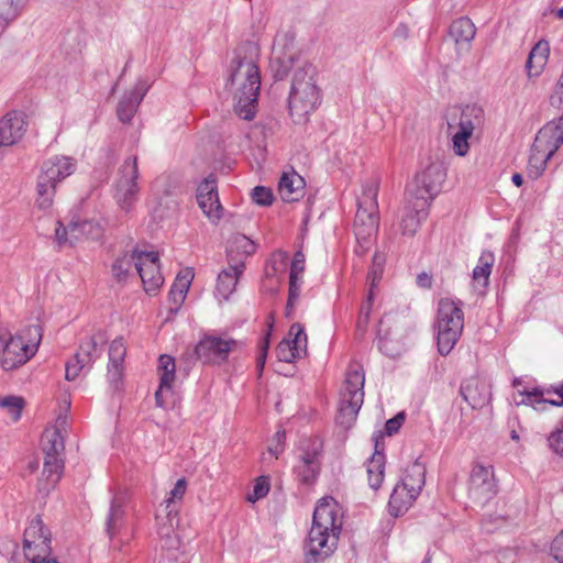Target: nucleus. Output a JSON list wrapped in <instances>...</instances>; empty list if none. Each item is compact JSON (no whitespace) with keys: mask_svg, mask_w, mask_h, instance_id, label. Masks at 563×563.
<instances>
[{"mask_svg":"<svg viewBox=\"0 0 563 563\" xmlns=\"http://www.w3.org/2000/svg\"><path fill=\"white\" fill-rule=\"evenodd\" d=\"M341 526L332 499H321L314 508L312 526L305 542V556L308 562L323 561L335 551Z\"/></svg>","mask_w":563,"mask_h":563,"instance_id":"1","label":"nucleus"},{"mask_svg":"<svg viewBox=\"0 0 563 563\" xmlns=\"http://www.w3.org/2000/svg\"><path fill=\"white\" fill-rule=\"evenodd\" d=\"M230 84L234 89V111L244 119L252 120L256 112L261 76L253 58L236 56L232 62Z\"/></svg>","mask_w":563,"mask_h":563,"instance_id":"2","label":"nucleus"},{"mask_svg":"<svg viewBox=\"0 0 563 563\" xmlns=\"http://www.w3.org/2000/svg\"><path fill=\"white\" fill-rule=\"evenodd\" d=\"M41 340L38 327L15 332L0 329V371L9 373L24 366L36 354Z\"/></svg>","mask_w":563,"mask_h":563,"instance_id":"3","label":"nucleus"},{"mask_svg":"<svg viewBox=\"0 0 563 563\" xmlns=\"http://www.w3.org/2000/svg\"><path fill=\"white\" fill-rule=\"evenodd\" d=\"M321 99L314 67L305 65L298 68L294 74L288 98L289 112L294 122H305L308 115L321 104Z\"/></svg>","mask_w":563,"mask_h":563,"instance_id":"4","label":"nucleus"},{"mask_svg":"<svg viewBox=\"0 0 563 563\" xmlns=\"http://www.w3.org/2000/svg\"><path fill=\"white\" fill-rule=\"evenodd\" d=\"M365 373L361 364L351 363L340 391L336 423L349 429L355 422L364 401Z\"/></svg>","mask_w":563,"mask_h":563,"instance_id":"5","label":"nucleus"},{"mask_svg":"<svg viewBox=\"0 0 563 563\" xmlns=\"http://www.w3.org/2000/svg\"><path fill=\"white\" fill-rule=\"evenodd\" d=\"M463 303L451 298H442L438 302L437 344L440 354L448 355L464 329Z\"/></svg>","mask_w":563,"mask_h":563,"instance_id":"6","label":"nucleus"},{"mask_svg":"<svg viewBox=\"0 0 563 563\" xmlns=\"http://www.w3.org/2000/svg\"><path fill=\"white\" fill-rule=\"evenodd\" d=\"M52 534L41 518L30 521L23 533L22 553L27 563H57L52 554Z\"/></svg>","mask_w":563,"mask_h":563,"instance_id":"7","label":"nucleus"},{"mask_svg":"<svg viewBox=\"0 0 563 563\" xmlns=\"http://www.w3.org/2000/svg\"><path fill=\"white\" fill-rule=\"evenodd\" d=\"M483 123L484 111L476 104H468L462 110L456 128L449 123L448 130L452 134V148L457 156L463 157L468 153V140Z\"/></svg>","mask_w":563,"mask_h":563,"instance_id":"8","label":"nucleus"},{"mask_svg":"<svg viewBox=\"0 0 563 563\" xmlns=\"http://www.w3.org/2000/svg\"><path fill=\"white\" fill-rule=\"evenodd\" d=\"M139 168L135 156L124 161L119 170L113 197L124 212H130L139 197Z\"/></svg>","mask_w":563,"mask_h":563,"instance_id":"9","label":"nucleus"},{"mask_svg":"<svg viewBox=\"0 0 563 563\" xmlns=\"http://www.w3.org/2000/svg\"><path fill=\"white\" fill-rule=\"evenodd\" d=\"M68 439V419L66 416L58 417L55 422L48 426L40 439V448L44 460L66 464V442Z\"/></svg>","mask_w":563,"mask_h":563,"instance_id":"10","label":"nucleus"},{"mask_svg":"<svg viewBox=\"0 0 563 563\" xmlns=\"http://www.w3.org/2000/svg\"><path fill=\"white\" fill-rule=\"evenodd\" d=\"M446 178V170L439 162H429L426 167L416 176L415 183L408 189L409 195L423 197L431 202L440 191Z\"/></svg>","mask_w":563,"mask_h":563,"instance_id":"11","label":"nucleus"},{"mask_svg":"<svg viewBox=\"0 0 563 563\" xmlns=\"http://www.w3.org/2000/svg\"><path fill=\"white\" fill-rule=\"evenodd\" d=\"M497 494V483L493 466L476 464L468 481V497L474 504L484 506Z\"/></svg>","mask_w":563,"mask_h":563,"instance_id":"12","label":"nucleus"},{"mask_svg":"<svg viewBox=\"0 0 563 563\" xmlns=\"http://www.w3.org/2000/svg\"><path fill=\"white\" fill-rule=\"evenodd\" d=\"M236 345L238 342L233 339L209 335L199 341L195 353L203 363H219L225 361Z\"/></svg>","mask_w":563,"mask_h":563,"instance_id":"13","label":"nucleus"},{"mask_svg":"<svg viewBox=\"0 0 563 563\" xmlns=\"http://www.w3.org/2000/svg\"><path fill=\"white\" fill-rule=\"evenodd\" d=\"M158 260L157 252H141L135 262V269L143 283L144 290L150 295L155 294L164 283Z\"/></svg>","mask_w":563,"mask_h":563,"instance_id":"14","label":"nucleus"},{"mask_svg":"<svg viewBox=\"0 0 563 563\" xmlns=\"http://www.w3.org/2000/svg\"><path fill=\"white\" fill-rule=\"evenodd\" d=\"M430 202L423 197L407 194L400 218V229L404 235H413L420 223L428 217Z\"/></svg>","mask_w":563,"mask_h":563,"instance_id":"15","label":"nucleus"},{"mask_svg":"<svg viewBox=\"0 0 563 563\" xmlns=\"http://www.w3.org/2000/svg\"><path fill=\"white\" fill-rule=\"evenodd\" d=\"M103 343L104 336L100 332L80 339L78 350L75 355H73V360L76 361L73 363V371L76 375L86 373L91 368L93 362L100 355V349L98 346Z\"/></svg>","mask_w":563,"mask_h":563,"instance_id":"16","label":"nucleus"},{"mask_svg":"<svg viewBox=\"0 0 563 563\" xmlns=\"http://www.w3.org/2000/svg\"><path fill=\"white\" fill-rule=\"evenodd\" d=\"M307 350V334L301 324L294 323L288 332V338L279 342L276 349L280 362L290 363L301 357Z\"/></svg>","mask_w":563,"mask_h":563,"instance_id":"17","label":"nucleus"},{"mask_svg":"<svg viewBox=\"0 0 563 563\" xmlns=\"http://www.w3.org/2000/svg\"><path fill=\"white\" fill-rule=\"evenodd\" d=\"M25 131V115L20 111L8 112L0 119V150L18 144Z\"/></svg>","mask_w":563,"mask_h":563,"instance_id":"18","label":"nucleus"},{"mask_svg":"<svg viewBox=\"0 0 563 563\" xmlns=\"http://www.w3.org/2000/svg\"><path fill=\"white\" fill-rule=\"evenodd\" d=\"M197 202L211 221H217L222 217V207L219 201L214 178L208 177L198 186Z\"/></svg>","mask_w":563,"mask_h":563,"instance_id":"19","label":"nucleus"},{"mask_svg":"<svg viewBox=\"0 0 563 563\" xmlns=\"http://www.w3.org/2000/svg\"><path fill=\"white\" fill-rule=\"evenodd\" d=\"M537 148L547 151L548 155H554L563 144V115L544 124L536 135Z\"/></svg>","mask_w":563,"mask_h":563,"instance_id":"20","label":"nucleus"},{"mask_svg":"<svg viewBox=\"0 0 563 563\" xmlns=\"http://www.w3.org/2000/svg\"><path fill=\"white\" fill-rule=\"evenodd\" d=\"M294 37L288 34L277 35L273 44L272 68L277 64L275 77L283 79L291 68L294 53L289 51L292 46Z\"/></svg>","mask_w":563,"mask_h":563,"instance_id":"21","label":"nucleus"},{"mask_svg":"<svg viewBox=\"0 0 563 563\" xmlns=\"http://www.w3.org/2000/svg\"><path fill=\"white\" fill-rule=\"evenodd\" d=\"M65 463L44 460L43 468L35 482L37 495L46 497L54 492L65 474Z\"/></svg>","mask_w":563,"mask_h":563,"instance_id":"22","label":"nucleus"},{"mask_svg":"<svg viewBox=\"0 0 563 563\" xmlns=\"http://www.w3.org/2000/svg\"><path fill=\"white\" fill-rule=\"evenodd\" d=\"M256 244L244 234L232 235L227 245L228 264L245 269V261L255 253Z\"/></svg>","mask_w":563,"mask_h":563,"instance_id":"23","label":"nucleus"},{"mask_svg":"<svg viewBox=\"0 0 563 563\" xmlns=\"http://www.w3.org/2000/svg\"><path fill=\"white\" fill-rule=\"evenodd\" d=\"M551 393L550 389L544 390L541 388H533L532 390H522L520 395L522 399L518 402V405L530 406L537 411H544L550 406L562 407L563 406V384L555 387L553 393L558 396L555 399H550L545 397V394L549 395Z\"/></svg>","mask_w":563,"mask_h":563,"instance_id":"24","label":"nucleus"},{"mask_svg":"<svg viewBox=\"0 0 563 563\" xmlns=\"http://www.w3.org/2000/svg\"><path fill=\"white\" fill-rule=\"evenodd\" d=\"M147 90L148 86L140 80L131 90L124 93L117 108V114L121 122H131Z\"/></svg>","mask_w":563,"mask_h":563,"instance_id":"25","label":"nucleus"},{"mask_svg":"<svg viewBox=\"0 0 563 563\" xmlns=\"http://www.w3.org/2000/svg\"><path fill=\"white\" fill-rule=\"evenodd\" d=\"M245 269L228 264L217 278L216 296L219 301L228 300L235 291L238 282Z\"/></svg>","mask_w":563,"mask_h":563,"instance_id":"26","label":"nucleus"},{"mask_svg":"<svg viewBox=\"0 0 563 563\" xmlns=\"http://www.w3.org/2000/svg\"><path fill=\"white\" fill-rule=\"evenodd\" d=\"M418 496L419 495L412 493L411 489L408 490L407 487L397 483L389 497V514L394 517L404 515L413 505Z\"/></svg>","mask_w":563,"mask_h":563,"instance_id":"27","label":"nucleus"},{"mask_svg":"<svg viewBox=\"0 0 563 563\" xmlns=\"http://www.w3.org/2000/svg\"><path fill=\"white\" fill-rule=\"evenodd\" d=\"M378 211L357 209L354 221L355 236L358 242H366L378 230Z\"/></svg>","mask_w":563,"mask_h":563,"instance_id":"28","label":"nucleus"},{"mask_svg":"<svg viewBox=\"0 0 563 563\" xmlns=\"http://www.w3.org/2000/svg\"><path fill=\"white\" fill-rule=\"evenodd\" d=\"M550 54V46L547 41H539L531 49L526 70L529 79L538 78L544 70Z\"/></svg>","mask_w":563,"mask_h":563,"instance_id":"29","label":"nucleus"},{"mask_svg":"<svg viewBox=\"0 0 563 563\" xmlns=\"http://www.w3.org/2000/svg\"><path fill=\"white\" fill-rule=\"evenodd\" d=\"M126 349L121 338L113 340L109 347V364L107 377L111 384H118L122 377L123 361Z\"/></svg>","mask_w":563,"mask_h":563,"instance_id":"30","label":"nucleus"},{"mask_svg":"<svg viewBox=\"0 0 563 563\" xmlns=\"http://www.w3.org/2000/svg\"><path fill=\"white\" fill-rule=\"evenodd\" d=\"M175 360L169 355H161L158 371L161 374L159 387L155 393V401L158 407H164V393L172 389L175 379Z\"/></svg>","mask_w":563,"mask_h":563,"instance_id":"31","label":"nucleus"},{"mask_svg":"<svg viewBox=\"0 0 563 563\" xmlns=\"http://www.w3.org/2000/svg\"><path fill=\"white\" fill-rule=\"evenodd\" d=\"M279 195L286 202L299 200L305 194V179L297 174L285 173L279 180Z\"/></svg>","mask_w":563,"mask_h":563,"instance_id":"32","label":"nucleus"},{"mask_svg":"<svg viewBox=\"0 0 563 563\" xmlns=\"http://www.w3.org/2000/svg\"><path fill=\"white\" fill-rule=\"evenodd\" d=\"M461 391L465 401L474 409L484 407L490 399L488 386L479 380L468 382L462 386Z\"/></svg>","mask_w":563,"mask_h":563,"instance_id":"33","label":"nucleus"},{"mask_svg":"<svg viewBox=\"0 0 563 563\" xmlns=\"http://www.w3.org/2000/svg\"><path fill=\"white\" fill-rule=\"evenodd\" d=\"M323 442L320 438L302 439L297 449V461L321 466Z\"/></svg>","mask_w":563,"mask_h":563,"instance_id":"34","label":"nucleus"},{"mask_svg":"<svg viewBox=\"0 0 563 563\" xmlns=\"http://www.w3.org/2000/svg\"><path fill=\"white\" fill-rule=\"evenodd\" d=\"M412 493L420 495L426 484V467L422 463L416 461L408 465L398 482Z\"/></svg>","mask_w":563,"mask_h":563,"instance_id":"35","label":"nucleus"},{"mask_svg":"<svg viewBox=\"0 0 563 563\" xmlns=\"http://www.w3.org/2000/svg\"><path fill=\"white\" fill-rule=\"evenodd\" d=\"M70 175V161L68 157H57L52 161L40 175V178L51 183L57 189L59 183Z\"/></svg>","mask_w":563,"mask_h":563,"instance_id":"36","label":"nucleus"},{"mask_svg":"<svg viewBox=\"0 0 563 563\" xmlns=\"http://www.w3.org/2000/svg\"><path fill=\"white\" fill-rule=\"evenodd\" d=\"M449 34L456 45L468 46L476 35V27L471 19L463 16L452 22Z\"/></svg>","mask_w":563,"mask_h":563,"instance_id":"37","label":"nucleus"},{"mask_svg":"<svg viewBox=\"0 0 563 563\" xmlns=\"http://www.w3.org/2000/svg\"><path fill=\"white\" fill-rule=\"evenodd\" d=\"M368 485L373 490H377L384 479L385 456L382 453H374L366 465Z\"/></svg>","mask_w":563,"mask_h":563,"instance_id":"38","label":"nucleus"},{"mask_svg":"<svg viewBox=\"0 0 563 563\" xmlns=\"http://www.w3.org/2000/svg\"><path fill=\"white\" fill-rule=\"evenodd\" d=\"M553 155H548L547 151L537 148L533 143L528 159L527 173L532 179L539 178L547 168V164Z\"/></svg>","mask_w":563,"mask_h":563,"instance_id":"39","label":"nucleus"},{"mask_svg":"<svg viewBox=\"0 0 563 563\" xmlns=\"http://www.w3.org/2000/svg\"><path fill=\"white\" fill-rule=\"evenodd\" d=\"M495 263V256L489 251H483L477 265L473 269V280L486 287Z\"/></svg>","mask_w":563,"mask_h":563,"instance_id":"40","label":"nucleus"},{"mask_svg":"<svg viewBox=\"0 0 563 563\" xmlns=\"http://www.w3.org/2000/svg\"><path fill=\"white\" fill-rule=\"evenodd\" d=\"M378 183L371 179L362 185L361 195L357 197V209H367L371 212L378 211Z\"/></svg>","mask_w":563,"mask_h":563,"instance_id":"41","label":"nucleus"},{"mask_svg":"<svg viewBox=\"0 0 563 563\" xmlns=\"http://www.w3.org/2000/svg\"><path fill=\"white\" fill-rule=\"evenodd\" d=\"M56 188L51 183H47L38 177L36 185L35 206L40 210H48L54 203Z\"/></svg>","mask_w":563,"mask_h":563,"instance_id":"42","label":"nucleus"},{"mask_svg":"<svg viewBox=\"0 0 563 563\" xmlns=\"http://www.w3.org/2000/svg\"><path fill=\"white\" fill-rule=\"evenodd\" d=\"M103 234L102 225L97 221L73 222V236L88 240H99Z\"/></svg>","mask_w":563,"mask_h":563,"instance_id":"43","label":"nucleus"},{"mask_svg":"<svg viewBox=\"0 0 563 563\" xmlns=\"http://www.w3.org/2000/svg\"><path fill=\"white\" fill-rule=\"evenodd\" d=\"M140 251L125 253L119 256L112 264V273L117 279L121 280L126 277L132 267L135 268V262L139 260Z\"/></svg>","mask_w":563,"mask_h":563,"instance_id":"44","label":"nucleus"},{"mask_svg":"<svg viewBox=\"0 0 563 563\" xmlns=\"http://www.w3.org/2000/svg\"><path fill=\"white\" fill-rule=\"evenodd\" d=\"M26 2L27 0H0V26H8Z\"/></svg>","mask_w":563,"mask_h":563,"instance_id":"45","label":"nucleus"},{"mask_svg":"<svg viewBox=\"0 0 563 563\" xmlns=\"http://www.w3.org/2000/svg\"><path fill=\"white\" fill-rule=\"evenodd\" d=\"M25 400L15 395L0 396V408L4 409L5 413L13 420H20Z\"/></svg>","mask_w":563,"mask_h":563,"instance_id":"46","label":"nucleus"},{"mask_svg":"<svg viewBox=\"0 0 563 563\" xmlns=\"http://www.w3.org/2000/svg\"><path fill=\"white\" fill-rule=\"evenodd\" d=\"M294 473L300 483L311 485L317 481L320 473V466L305 464V462L297 461V464L294 467Z\"/></svg>","mask_w":563,"mask_h":563,"instance_id":"47","label":"nucleus"},{"mask_svg":"<svg viewBox=\"0 0 563 563\" xmlns=\"http://www.w3.org/2000/svg\"><path fill=\"white\" fill-rule=\"evenodd\" d=\"M288 265V253L282 250H277L272 253L268 267L266 268L267 276H275L279 273H284Z\"/></svg>","mask_w":563,"mask_h":563,"instance_id":"48","label":"nucleus"},{"mask_svg":"<svg viewBox=\"0 0 563 563\" xmlns=\"http://www.w3.org/2000/svg\"><path fill=\"white\" fill-rule=\"evenodd\" d=\"M269 478L267 476H260L256 478L253 490L246 497L247 501L255 503L264 498L269 492Z\"/></svg>","mask_w":563,"mask_h":563,"instance_id":"49","label":"nucleus"},{"mask_svg":"<svg viewBox=\"0 0 563 563\" xmlns=\"http://www.w3.org/2000/svg\"><path fill=\"white\" fill-rule=\"evenodd\" d=\"M194 276L195 274L192 268L187 267L183 269L181 272L178 273L172 288L187 295Z\"/></svg>","mask_w":563,"mask_h":563,"instance_id":"50","label":"nucleus"},{"mask_svg":"<svg viewBox=\"0 0 563 563\" xmlns=\"http://www.w3.org/2000/svg\"><path fill=\"white\" fill-rule=\"evenodd\" d=\"M285 440H286V431L284 429H279L273 437L272 444L268 446V454L273 459H278V456L285 450Z\"/></svg>","mask_w":563,"mask_h":563,"instance_id":"51","label":"nucleus"},{"mask_svg":"<svg viewBox=\"0 0 563 563\" xmlns=\"http://www.w3.org/2000/svg\"><path fill=\"white\" fill-rule=\"evenodd\" d=\"M274 196L269 188L264 186H256L252 190V200L258 206H271L273 202Z\"/></svg>","mask_w":563,"mask_h":563,"instance_id":"52","label":"nucleus"},{"mask_svg":"<svg viewBox=\"0 0 563 563\" xmlns=\"http://www.w3.org/2000/svg\"><path fill=\"white\" fill-rule=\"evenodd\" d=\"M373 298L374 292L372 290L368 291L367 299L365 302L362 303L360 316L357 320V328L360 330H364L367 327V323L369 321V317L372 313V307H373Z\"/></svg>","mask_w":563,"mask_h":563,"instance_id":"53","label":"nucleus"},{"mask_svg":"<svg viewBox=\"0 0 563 563\" xmlns=\"http://www.w3.org/2000/svg\"><path fill=\"white\" fill-rule=\"evenodd\" d=\"M122 515H123V510H122L121 506L118 505L115 503V500L113 499L112 503H111L109 516H108V519H107V532H108L110 538L114 533L115 522L119 519H121Z\"/></svg>","mask_w":563,"mask_h":563,"instance_id":"54","label":"nucleus"},{"mask_svg":"<svg viewBox=\"0 0 563 563\" xmlns=\"http://www.w3.org/2000/svg\"><path fill=\"white\" fill-rule=\"evenodd\" d=\"M383 263L384 258L375 254L373 257V267L368 272L367 279L371 280V289L373 291V288L375 287L376 283L379 282L382 273H383Z\"/></svg>","mask_w":563,"mask_h":563,"instance_id":"55","label":"nucleus"},{"mask_svg":"<svg viewBox=\"0 0 563 563\" xmlns=\"http://www.w3.org/2000/svg\"><path fill=\"white\" fill-rule=\"evenodd\" d=\"M53 242L58 249L64 247L68 242V229L60 220L55 223Z\"/></svg>","mask_w":563,"mask_h":563,"instance_id":"56","label":"nucleus"},{"mask_svg":"<svg viewBox=\"0 0 563 563\" xmlns=\"http://www.w3.org/2000/svg\"><path fill=\"white\" fill-rule=\"evenodd\" d=\"M305 271V255L301 251H297L294 255L290 266V279L300 278Z\"/></svg>","mask_w":563,"mask_h":563,"instance_id":"57","label":"nucleus"},{"mask_svg":"<svg viewBox=\"0 0 563 563\" xmlns=\"http://www.w3.org/2000/svg\"><path fill=\"white\" fill-rule=\"evenodd\" d=\"M187 489V483L185 478H179L174 488L169 492V496L166 499L167 507L175 500H181Z\"/></svg>","mask_w":563,"mask_h":563,"instance_id":"58","label":"nucleus"},{"mask_svg":"<svg viewBox=\"0 0 563 563\" xmlns=\"http://www.w3.org/2000/svg\"><path fill=\"white\" fill-rule=\"evenodd\" d=\"M300 296V278H289V294L287 300V309L294 308Z\"/></svg>","mask_w":563,"mask_h":563,"instance_id":"59","label":"nucleus"},{"mask_svg":"<svg viewBox=\"0 0 563 563\" xmlns=\"http://www.w3.org/2000/svg\"><path fill=\"white\" fill-rule=\"evenodd\" d=\"M187 295L170 288L168 294V300L170 302L169 310L172 313H177L184 303Z\"/></svg>","mask_w":563,"mask_h":563,"instance_id":"60","label":"nucleus"},{"mask_svg":"<svg viewBox=\"0 0 563 563\" xmlns=\"http://www.w3.org/2000/svg\"><path fill=\"white\" fill-rule=\"evenodd\" d=\"M405 421V413L399 412L391 419H388L385 424L386 434L393 435L397 433Z\"/></svg>","mask_w":563,"mask_h":563,"instance_id":"61","label":"nucleus"},{"mask_svg":"<svg viewBox=\"0 0 563 563\" xmlns=\"http://www.w3.org/2000/svg\"><path fill=\"white\" fill-rule=\"evenodd\" d=\"M551 553L558 563H563V530L553 540Z\"/></svg>","mask_w":563,"mask_h":563,"instance_id":"62","label":"nucleus"},{"mask_svg":"<svg viewBox=\"0 0 563 563\" xmlns=\"http://www.w3.org/2000/svg\"><path fill=\"white\" fill-rule=\"evenodd\" d=\"M417 284L421 288L429 289L432 286V277L427 273H421L417 277Z\"/></svg>","mask_w":563,"mask_h":563,"instance_id":"63","label":"nucleus"},{"mask_svg":"<svg viewBox=\"0 0 563 563\" xmlns=\"http://www.w3.org/2000/svg\"><path fill=\"white\" fill-rule=\"evenodd\" d=\"M40 468V461L37 457L31 460L27 464H26V472L30 474V475H33L35 474Z\"/></svg>","mask_w":563,"mask_h":563,"instance_id":"64","label":"nucleus"}]
</instances>
